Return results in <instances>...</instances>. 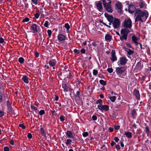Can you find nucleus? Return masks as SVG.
<instances>
[{"instance_id":"nucleus-17","label":"nucleus","mask_w":151,"mask_h":151,"mask_svg":"<svg viewBox=\"0 0 151 151\" xmlns=\"http://www.w3.org/2000/svg\"><path fill=\"white\" fill-rule=\"evenodd\" d=\"M127 52V56L128 57H129L130 55L134 53V51H132L128 48H125Z\"/></svg>"},{"instance_id":"nucleus-34","label":"nucleus","mask_w":151,"mask_h":151,"mask_svg":"<svg viewBox=\"0 0 151 151\" xmlns=\"http://www.w3.org/2000/svg\"><path fill=\"white\" fill-rule=\"evenodd\" d=\"M40 131L42 135L44 136L45 135V132L42 128H41L40 129Z\"/></svg>"},{"instance_id":"nucleus-28","label":"nucleus","mask_w":151,"mask_h":151,"mask_svg":"<svg viewBox=\"0 0 151 151\" xmlns=\"http://www.w3.org/2000/svg\"><path fill=\"white\" fill-rule=\"evenodd\" d=\"M24 61V59L22 57H20L19 58L18 62L21 64H23Z\"/></svg>"},{"instance_id":"nucleus-36","label":"nucleus","mask_w":151,"mask_h":151,"mask_svg":"<svg viewBox=\"0 0 151 151\" xmlns=\"http://www.w3.org/2000/svg\"><path fill=\"white\" fill-rule=\"evenodd\" d=\"M102 100L101 99H99L97 101L96 103L97 104H101L102 103Z\"/></svg>"},{"instance_id":"nucleus-32","label":"nucleus","mask_w":151,"mask_h":151,"mask_svg":"<svg viewBox=\"0 0 151 151\" xmlns=\"http://www.w3.org/2000/svg\"><path fill=\"white\" fill-rule=\"evenodd\" d=\"M145 131L147 133V135H148L150 133V129L149 127H146L145 128Z\"/></svg>"},{"instance_id":"nucleus-25","label":"nucleus","mask_w":151,"mask_h":151,"mask_svg":"<svg viewBox=\"0 0 151 151\" xmlns=\"http://www.w3.org/2000/svg\"><path fill=\"white\" fill-rule=\"evenodd\" d=\"M131 114L133 118H134L135 117V116L137 114L136 113V110L134 109H133L132 110L131 112Z\"/></svg>"},{"instance_id":"nucleus-9","label":"nucleus","mask_w":151,"mask_h":151,"mask_svg":"<svg viewBox=\"0 0 151 151\" xmlns=\"http://www.w3.org/2000/svg\"><path fill=\"white\" fill-rule=\"evenodd\" d=\"M65 134L67 138L74 139L73 141H75V139L74 138V136L73 133L71 131L69 130L67 131L65 133Z\"/></svg>"},{"instance_id":"nucleus-42","label":"nucleus","mask_w":151,"mask_h":151,"mask_svg":"<svg viewBox=\"0 0 151 151\" xmlns=\"http://www.w3.org/2000/svg\"><path fill=\"white\" fill-rule=\"evenodd\" d=\"M73 52L77 54H79L80 53V51L76 49L74 50Z\"/></svg>"},{"instance_id":"nucleus-3","label":"nucleus","mask_w":151,"mask_h":151,"mask_svg":"<svg viewBox=\"0 0 151 151\" xmlns=\"http://www.w3.org/2000/svg\"><path fill=\"white\" fill-rule=\"evenodd\" d=\"M130 32L128 29H122L121 31V35L120 36V39L122 41L124 40H126L127 38V35Z\"/></svg>"},{"instance_id":"nucleus-16","label":"nucleus","mask_w":151,"mask_h":151,"mask_svg":"<svg viewBox=\"0 0 151 151\" xmlns=\"http://www.w3.org/2000/svg\"><path fill=\"white\" fill-rule=\"evenodd\" d=\"M112 58H111V60L114 61L117 60V58L115 55V52L114 50H112L111 52Z\"/></svg>"},{"instance_id":"nucleus-2","label":"nucleus","mask_w":151,"mask_h":151,"mask_svg":"<svg viewBox=\"0 0 151 151\" xmlns=\"http://www.w3.org/2000/svg\"><path fill=\"white\" fill-rule=\"evenodd\" d=\"M103 2L105 10L108 12L112 13L113 12V9L112 6L111 4V1H109L107 2L106 0H101Z\"/></svg>"},{"instance_id":"nucleus-11","label":"nucleus","mask_w":151,"mask_h":151,"mask_svg":"<svg viewBox=\"0 0 151 151\" xmlns=\"http://www.w3.org/2000/svg\"><path fill=\"white\" fill-rule=\"evenodd\" d=\"M57 63V61L55 59H51L50 60L49 62V64L50 66L52 67L53 69H55V67H54L56 64Z\"/></svg>"},{"instance_id":"nucleus-44","label":"nucleus","mask_w":151,"mask_h":151,"mask_svg":"<svg viewBox=\"0 0 151 151\" xmlns=\"http://www.w3.org/2000/svg\"><path fill=\"white\" fill-rule=\"evenodd\" d=\"M32 1L33 4H34L35 5L37 4L38 3L37 0H32Z\"/></svg>"},{"instance_id":"nucleus-23","label":"nucleus","mask_w":151,"mask_h":151,"mask_svg":"<svg viewBox=\"0 0 151 151\" xmlns=\"http://www.w3.org/2000/svg\"><path fill=\"white\" fill-rule=\"evenodd\" d=\"M4 89H2L1 90H0V103L3 101L2 95L3 93L4 92Z\"/></svg>"},{"instance_id":"nucleus-30","label":"nucleus","mask_w":151,"mask_h":151,"mask_svg":"<svg viewBox=\"0 0 151 151\" xmlns=\"http://www.w3.org/2000/svg\"><path fill=\"white\" fill-rule=\"evenodd\" d=\"M116 99V97L114 96L109 97V99L112 102H114L115 101Z\"/></svg>"},{"instance_id":"nucleus-27","label":"nucleus","mask_w":151,"mask_h":151,"mask_svg":"<svg viewBox=\"0 0 151 151\" xmlns=\"http://www.w3.org/2000/svg\"><path fill=\"white\" fill-rule=\"evenodd\" d=\"M72 142V140L69 139H67L65 143L67 145H70Z\"/></svg>"},{"instance_id":"nucleus-46","label":"nucleus","mask_w":151,"mask_h":151,"mask_svg":"<svg viewBox=\"0 0 151 151\" xmlns=\"http://www.w3.org/2000/svg\"><path fill=\"white\" fill-rule=\"evenodd\" d=\"M27 136L28 138H29V139H31L32 137V135L30 133L28 134Z\"/></svg>"},{"instance_id":"nucleus-33","label":"nucleus","mask_w":151,"mask_h":151,"mask_svg":"<svg viewBox=\"0 0 151 151\" xmlns=\"http://www.w3.org/2000/svg\"><path fill=\"white\" fill-rule=\"evenodd\" d=\"M93 74L94 76H96L98 73V71L97 70H96V69H94L93 70Z\"/></svg>"},{"instance_id":"nucleus-6","label":"nucleus","mask_w":151,"mask_h":151,"mask_svg":"<svg viewBox=\"0 0 151 151\" xmlns=\"http://www.w3.org/2000/svg\"><path fill=\"white\" fill-rule=\"evenodd\" d=\"M125 70L126 68L124 67H118L116 68V72L118 75H119L123 73Z\"/></svg>"},{"instance_id":"nucleus-8","label":"nucleus","mask_w":151,"mask_h":151,"mask_svg":"<svg viewBox=\"0 0 151 151\" xmlns=\"http://www.w3.org/2000/svg\"><path fill=\"white\" fill-rule=\"evenodd\" d=\"M112 22L113 26L114 28H117L119 27L120 22L119 19L115 18Z\"/></svg>"},{"instance_id":"nucleus-40","label":"nucleus","mask_w":151,"mask_h":151,"mask_svg":"<svg viewBox=\"0 0 151 151\" xmlns=\"http://www.w3.org/2000/svg\"><path fill=\"white\" fill-rule=\"evenodd\" d=\"M29 20V19L27 17H26L22 20L23 22H27Z\"/></svg>"},{"instance_id":"nucleus-43","label":"nucleus","mask_w":151,"mask_h":151,"mask_svg":"<svg viewBox=\"0 0 151 151\" xmlns=\"http://www.w3.org/2000/svg\"><path fill=\"white\" fill-rule=\"evenodd\" d=\"M45 111L43 110H41L39 112V114L40 115H42L45 114Z\"/></svg>"},{"instance_id":"nucleus-26","label":"nucleus","mask_w":151,"mask_h":151,"mask_svg":"<svg viewBox=\"0 0 151 151\" xmlns=\"http://www.w3.org/2000/svg\"><path fill=\"white\" fill-rule=\"evenodd\" d=\"M124 134L129 138H131L132 136V134L130 132H126Z\"/></svg>"},{"instance_id":"nucleus-19","label":"nucleus","mask_w":151,"mask_h":151,"mask_svg":"<svg viewBox=\"0 0 151 151\" xmlns=\"http://www.w3.org/2000/svg\"><path fill=\"white\" fill-rule=\"evenodd\" d=\"M105 40L107 42H110L111 39V36L109 34H106L105 36Z\"/></svg>"},{"instance_id":"nucleus-60","label":"nucleus","mask_w":151,"mask_h":151,"mask_svg":"<svg viewBox=\"0 0 151 151\" xmlns=\"http://www.w3.org/2000/svg\"><path fill=\"white\" fill-rule=\"evenodd\" d=\"M99 77L101 78H104V76L102 74H100L99 75Z\"/></svg>"},{"instance_id":"nucleus-1","label":"nucleus","mask_w":151,"mask_h":151,"mask_svg":"<svg viewBox=\"0 0 151 151\" xmlns=\"http://www.w3.org/2000/svg\"><path fill=\"white\" fill-rule=\"evenodd\" d=\"M135 14L136 17L135 19V22L139 21L142 22H145L148 16L147 12H142L139 9L136 11Z\"/></svg>"},{"instance_id":"nucleus-13","label":"nucleus","mask_w":151,"mask_h":151,"mask_svg":"<svg viewBox=\"0 0 151 151\" xmlns=\"http://www.w3.org/2000/svg\"><path fill=\"white\" fill-rule=\"evenodd\" d=\"M135 7L134 5L132 4H130L128 7L129 12L130 13H133L135 11Z\"/></svg>"},{"instance_id":"nucleus-10","label":"nucleus","mask_w":151,"mask_h":151,"mask_svg":"<svg viewBox=\"0 0 151 151\" xmlns=\"http://www.w3.org/2000/svg\"><path fill=\"white\" fill-rule=\"evenodd\" d=\"M104 15L109 22L112 23L113 22L114 18L112 16L110 15L107 13H105Z\"/></svg>"},{"instance_id":"nucleus-31","label":"nucleus","mask_w":151,"mask_h":151,"mask_svg":"<svg viewBox=\"0 0 151 151\" xmlns=\"http://www.w3.org/2000/svg\"><path fill=\"white\" fill-rule=\"evenodd\" d=\"M65 27L67 29V31H68L70 28V26L69 24L68 23L65 24Z\"/></svg>"},{"instance_id":"nucleus-5","label":"nucleus","mask_w":151,"mask_h":151,"mask_svg":"<svg viewBox=\"0 0 151 151\" xmlns=\"http://www.w3.org/2000/svg\"><path fill=\"white\" fill-rule=\"evenodd\" d=\"M97 108L101 111L103 112L104 111H108L109 110V107L107 105L99 104L98 105Z\"/></svg>"},{"instance_id":"nucleus-21","label":"nucleus","mask_w":151,"mask_h":151,"mask_svg":"<svg viewBox=\"0 0 151 151\" xmlns=\"http://www.w3.org/2000/svg\"><path fill=\"white\" fill-rule=\"evenodd\" d=\"M23 81L26 83H29V78L26 76H24L22 78Z\"/></svg>"},{"instance_id":"nucleus-7","label":"nucleus","mask_w":151,"mask_h":151,"mask_svg":"<svg viewBox=\"0 0 151 151\" xmlns=\"http://www.w3.org/2000/svg\"><path fill=\"white\" fill-rule=\"evenodd\" d=\"M115 9L117 10L118 12L121 13L122 9V5L120 2L117 1L115 3Z\"/></svg>"},{"instance_id":"nucleus-57","label":"nucleus","mask_w":151,"mask_h":151,"mask_svg":"<svg viewBox=\"0 0 151 151\" xmlns=\"http://www.w3.org/2000/svg\"><path fill=\"white\" fill-rule=\"evenodd\" d=\"M60 119L61 121H63L65 120L63 117L62 116H60Z\"/></svg>"},{"instance_id":"nucleus-56","label":"nucleus","mask_w":151,"mask_h":151,"mask_svg":"<svg viewBox=\"0 0 151 151\" xmlns=\"http://www.w3.org/2000/svg\"><path fill=\"white\" fill-rule=\"evenodd\" d=\"M114 128L115 129H116L117 130H118L119 129L120 126H118V125L115 126H114Z\"/></svg>"},{"instance_id":"nucleus-64","label":"nucleus","mask_w":151,"mask_h":151,"mask_svg":"<svg viewBox=\"0 0 151 151\" xmlns=\"http://www.w3.org/2000/svg\"><path fill=\"white\" fill-rule=\"evenodd\" d=\"M120 143L121 146V147H123L124 146V145L123 144V143L122 142V141H120Z\"/></svg>"},{"instance_id":"nucleus-35","label":"nucleus","mask_w":151,"mask_h":151,"mask_svg":"<svg viewBox=\"0 0 151 151\" xmlns=\"http://www.w3.org/2000/svg\"><path fill=\"white\" fill-rule=\"evenodd\" d=\"M44 25L45 27H48V22L47 21H46L44 24Z\"/></svg>"},{"instance_id":"nucleus-45","label":"nucleus","mask_w":151,"mask_h":151,"mask_svg":"<svg viewBox=\"0 0 151 151\" xmlns=\"http://www.w3.org/2000/svg\"><path fill=\"white\" fill-rule=\"evenodd\" d=\"M40 14L39 13H37L35 14V17L37 19L39 18Z\"/></svg>"},{"instance_id":"nucleus-55","label":"nucleus","mask_w":151,"mask_h":151,"mask_svg":"<svg viewBox=\"0 0 151 151\" xmlns=\"http://www.w3.org/2000/svg\"><path fill=\"white\" fill-rule=\"evenodd\" d=\"M116 147L117 150H119L120 149V147L119 145H116Z\"/></svg>"},{"instance_id":"nucleus-4","label":"nucleus","mask_w":151,"mask_h":151,"mask_svg":"<svg viewBox=\"0 0 151 151\" xmlns=\"http://www.w3.org/2000/svg\"><path fill=\"white\" fill-rule=\"evenodd\" d=\"M122 25L126 29H130L132 25L131 19L129 18L125 19L122 23Z\"/></svg>"},{"instance_id":"nucleus-50","label":"nucleus","mask_w":151,"mask_h":151,"mask_svg":"<svg viewBox=\"0 0 151 151\" xmlns=\"http://www.w3.org/2000/svg\"><path fill=\"white\" fill-rule=\"evenodd\" d=\"M7 107L11 106V104L10 103V102L9 100H8L7 102Z\"/></svg>"},{"instance_id":"nucleus-39","label":"nucleus","mask_w":151,"mask_h":151,"mask_svg":"<svg viewBox=\"0 0 151 151\" xmlns=\"http://www.w3.org/2000/svg\"><path fill=\"white\" fill-rule=\"evenodd\" d=\"M88 135V133L87 132H85L83 134V137H86Z\"/></svg>"},{"instance_id":"nucleus-54","label":"nucleus","mask_w":151,"mask_h":151,"mask_svg":"<svg viewBox=\"0 0 151 151\" xmlns=\"http://www.w3.org/2000/svg\"><path fill=\"white\" fill-rule=\"evenodd\" d=\"M4 114V112L2 111H0V117L2 116Z\"/></svg>"},{"instance_id":"nucleus-59","label":"nucleus","mask_w":151,"mask_h":151,"mask_svg":"<svg viewBox=\"0 0 151 151\" xmlns=\"http://www.w3.org/2000/svg\"><path fill=\"white\" fill-rule=\"evenodd\" d=\"M31 108L32 109H34V110H36L37 109V107H35V106H34L31 105Z\"/></svg>"},{"instance_id":"nucleus-58","label":"nucleus","mask_w":151,"mask_h":151,"mask_svg":"<svg viewBox=\"0 0 151 151\" xmlns=\"http://www.w3.org/2000/svg\"><path fill=\"white\" fill-rule=\"evenodd\" d=\"M4 42V40L2 37L0 38V43H2Z\"/></svg>"},{"instance_id":"nucleus-18","label":"nucleus","mask_w":151,"mask_h":151,"mask_svg":"<svg viewBox=\"0 0 151 151\" xmlns=\"http://www.w3.org/2000/svg\"><path fill=\"white\" fill-rule=\"evenodd\" d=\"M134 93L137 99H139L140 98V94L138 91L134 90Z\"/></svg>"},{"instance_id":"nucleus-20","label":"nucleus","mask_w":151,"mask_h":151,"mask_svg":"<svg viewBox=\"0 0 151 151\" xmlns=\"http://www.w3.org/2000/svg\"><path fill=\"white\" fill-rule=\"evenodd\" d=\"M31 28L34 33H36L37 32V25L36 24H33L31 26Z\"/></svg>"},{"instance_id":"nucleus-49","label":"nucleus","mask_w":151,"mask_h":151,"mask_svg":"<svg viewBox=\"0 0 151 151\" xmlns=\"http://www.w3.org/2000/svg\"><path fill=\"white\" fill-rule=\"evenodd\" d=\"M92 119L93 120H97V117L96 116H95V115H93L92 116Z\"/></svg>"},{"instance_id":"nucleus-52","label":"nucleus","mask_w":151,"mask_h":151,"mask_svg":"<svg viewBox=\"0 0 151 151\" xmlns=\"http://www.w3.org/2000/svg\"><path fill=\"white\" fill-rule=\"evenodd\" d=\"M114 140L116 142H117L119 141V139L117 137H115L114 138Z\"/></svg>"},{"instance_id":"nucleus-47","label":"nucleus","mask_w":151,"mask_h":151,"mask_svg":"<svg viewBox=\"0 0 151 151\" xmlns=\"http://www.w3.org/2000/svg\"><path fill=\"white\" fill-rule=\"evenodd\" d=\"M126 45L129 48H132V47L129 44L127 43H126Z\"/></svg>"},{"instance_id":"nucleus-15","label":"nucleus","mask_w":151,"mask_h":151,"mask_svg":"<svg viewBox=\"0 0 151 151\" xmlns=\"http://www.w3.org/2000/svg\"><path fill=\"white\" fill-rule=\"evenodd\" d=\"M58 40L60 41H63L66 40V37L61 34H59L58 36Z\"/></svg>"},{"instance_id":"nucleus-14","label":"nucleus","mask_w":151,"mask_h":151,"mask_svg":"<svg viewBox=\"0 0 151 151\" xmlns=\"http://www.w3.org/2000/svg\"><path fill=\"white\" fill-rule=\"evenodd\" d=\"M96 6L100 12H101L103 9L102 2L101 1H99L98 3L96 4Z\"/></svg>"},{"instance_id":"nucleus-48","label":"nucleus","mask_w":151,"mask_h":151,"mask_svg":"<svg viewBox=\"0 0 151 151\" xmlns=\"http://www.w3.org/2000/svg\"><path fill=\"white\" fill-rule=\"evenodd\" d=\"M19 127H22L23 129H25V127L23 124H20Z\"/></svg>"},{"instance_id":"nucleus-53","label":"nucleus","mask_w":151,"mask_h":151,"mask_svg":"<svg viewBox=\"0 0 151 151\" xmlns=\"http://www.w3.org/2000/svg\"><path fill=\"white\" fill-rule=\"evenodd\" d=\"M81 52L83 54H85L86 52L85 50L83 49H82L81 50Z\"/></svg>"},{"instance_id":"nucleus-62","label":"nucleus","mask_w":151,"mask_h":151,"mask_svg":"<svg viewBox=\"0 0 151 151\" xmlns=\"http://www.w3.org/2000/svg\"><path fill=\"white\" fill-rule=\"evenodd\" d=\"M10 143L12 145H14V141L13 140H12L10 141Z\"/></svg>"},{"instance_id":"nucleus-24","label":"nucleus","mask_w":151,"mask_h":151,"mask_svg":"<svg viewBox=\"0 0 151 151\" xmlns=\"http://www.w3.org/2000/svg\"><path fill=\"white\" fill-rule=\"evenodd\" d=\"M62 87L65 91L67 92L68 91V88L65 84H63Z\"/></svg>"},{"instance_id":"nucleus-38","label":"nucleus","mask_w":151,"mask_h":151,"mask_svg":"<svg viewBox=\"0 0 151 151\" xmlns=\"http://www.w3.org/2000/svg\"><path fill=\"white\" fill-rule=\"evenodd\" d=\"M107 71L109 73H111L112 72L113 70L112 68H110L107 69Z\"/></svg>"},{"instance_id":"nucleus-29","label":"nucleus","mask_w":151,"mask_h":151,"mask_svg":"<svg viewBox=\"0 0 151 151\" xmlns=\"http://www.w3.org/2000/svg\"><path fill=\"white\" fill-rule=\"evenodd\" d=\"M100 83L102 85L105 86L106 85V82L103 80H101L99 81Z\"/></svg>"},{"instance_id":"nucleus-63","label":"nucleus","mask_w":151,"mask_h":151,"mask_svg":"<svg viewBox=\"0 0 151 151\" xmlns=\"http://www.w3.org/2000/svg\"><path fill=\"white\" fill-rule=\"evenodd\" d=\"M72 76V75L69 73L68 75L67 76V78H71Z\"/></svg>"},{"instance_id":"nucleus-12","label":"nucleus","mask_w":151,"mask_h":151,"mask_svg":"<svg viewBox=\"0 0 151 151\" xmlns=\"http://www.w3.org/2000/svg\"><path fill=\"white\" fill-rule=\"evenodd\" d=\"M127 60L125 57H122L120 58V64L121 65H124L127 63Z\"/></svg>"},{"instance_id":"nucleus-61","label":"nucleus","mask_w":151,"mask_h":151,"mask_svg":"<svg viewBox=\"0 0 151 151\" xmlns=\"http://www.w3.org/2000/svg\"><path fill=\"white\" fill-rule=\"evenodd\" d=\"M115 144V143L114 141H112L111 142V146H113Z\"/></svg>"},{"instance_id":"nucleus-22","label":"nucleus","mask_w":151,"mask_h":151,"mask_svg":"<svg viewBox=\"0 0 151 151\" xmlns=\"http://www.w3.org/2000/svg\"><path fill=\"white\" fill-rule=\"evenodd\" d=\"M132 40L134 43L136 44L137 45H138V44H139V43L137 42L138 39L135 36H133L132 37Z\"/></svg>"},{"instance_id":"nucleus-37","label":"nucleus","mask_w":151,"mask_h":151,"mask_svg":"<svg viewBox=\"0 0 151 151\" xmlns=\"http://www.w3.org/2000/svg\"><path fill=\"white\" fill-rule=\"evenodd\" d=\"M52 32V31L50 30H48L47 31V33L49 37H50L51 35Z\"/></svg>"},{"instance_id":"nucleus-51","label":"nucleus","mask_w":151,"mask_h":151,"mask_svg":"<svg viewBox=\"0 0 151 151\" xmlns=\"http://www.w3.org/2000/svg\"><path fill=\"white\" fill-rule=\"evenodd\" d=\"M9 148L7 147H5L4 148V151H9Z\"/></svg>"},{"instance_id":"nucleus-41","label":"nucleus","mask_w":151,"mask_h":151,"mask_svg":"<svg viewBox=\"0 0 151 151\" xmlns=\"http://www.w3.org/2000/svg\"><path fill=\"white\" fill-rule=\"evenodd\" d=\"M8 110L10 111L11 113H13V111L12 109V108L11 107V106H9L8 107Z\"/></svg>"}]
</instances>
